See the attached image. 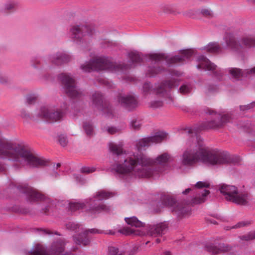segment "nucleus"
<instances>
[{
	"instance_id": "nucleus-1",
	"label": "nucleus",
	"mask_w": 255,
	"mask_h": 255,
	"mask_svg": "<svg viewBox=\"0 0 255 255\" xmlns=\"http://www.w3.org/2000/svg\"><path fill=\"white\" fill-rule=\"evenodd\" d=\"M109 147L117 163L111 171L115 175L126 179L157 176L164 172L173 160L172 156L167 152L153 159L143 154L127 156L121 144L110 143Z\"/></svg>"
},
{
	"instance_id": "nucleus-2",
	"label": "nucleus",
	"mask_w": 255,
	"mask_h": 255,
	"mask_svg": "<svg viewBox=\"0 0 255 255\" xmlns=\"http://www.w3.org/2000/svg\"><path fill=\"white\" fill-rule=\"evenodd\" d=\"M197 143L193 144L184 152L181 159L184 165L192 166L197 162H201L208 165L218 166L235 164L239 162V158L237 157L206 146L200 137H197Z\"/></svg>"
},
{
	"instance_id": "nucleus-3",
	"label": "nucleus",
	"mask_w": 255,
	"mask_h": 255,
	"mask_svg": "<svg viewBox=\"0 0 255 255\" xmlns=\"http://www.w3.org/2000/svg\"><path fill=\"white\" fill-rule=\"evenodd\" d=\"M0 158L31 167H39L46 164V160L32 153L24 145L2 138H0Z\"/></svg>"
},
{
	"instance_id": "nucleus-4",
	"label": "nucleus",
	"mask_w": 255,
	"mask_h": 255,
	"mask_svg": "<svg viewBox=\"0 0 255 255\" xmlns=\"http://www.w3.org/2000/svg\"><path fill=\"white\" fill-rule=\"evenodd\" d=\"M132 66L131 64H118L114 63L106 57H99L90 60L81 65V69L84 72H90L92 70H107L110 72H124Z\"/></svg>"
},
{
	"instance_id": "nucleus-5",
	"label": "nucleus",
	"mask_w": 255,
	"mask_h": 255,
	"mask_svg": "<svg viewBox=\"0 0 255 255\" xmlns=\"http://www.w3.org/2000/svg\"><path fill=\"white\" fill-rule=\"evenodd\" d=\"M205 112L212 116L211 119L202 123L199 127L189 130V132L193 133V131L197 132L202 130L220 128L230 121V117L228 115H221L210 109L205 110Z\"/></svg>"
},
{
	"instance_id": "nucleus-6",
	"label": "nucleus",
	"mask_w": 255,
	"mask_h": 255,
	"mask_svg": "<svg viewBox=\"0 0 255 255\" xmlns=\"http://www.w3.org/2000/svg\"><path fill=\"white\" fill-rule=\"evenodd\" d=\"M219 190L228 201L244 206L249 204V194L246 192H239L237 187L235 186L222 184L220 186Z\"/></svg>"
},
{
	"instance_id": "nucleus-7",
	"label": "nucleus",
	"mask_w": 255,
	"mask_h": 255,
	"mask_svg": "<svg viewBox=\"0 0 255 255\" xmlns=\"http://www.w3.org/2000/svg\"><path fill=\"white\" fill-rule=\"evenodd\" d=\"M157 206L159 207L157 211H160V208L169 207L171 212L179 219L188 216L191 212V208L187 205L182 202H176L173 199L165 196L161 197Z\"/></svg>"
},
{
	"instance_id": "nucleus-8",
	"label": "nucleus",
	"mask_w": 255,
	"mask_h": 255,
	"mask_svg": "<svg viewBox=\"0 0 255 255\" xmlns=\"http://www.w3.org/2000/svg\"><path fill=\"white\" fill-rule=\"evenodd\" d=\"M193 54V51L191 49H185L181 50L180 55L172 57L163 53H151L147 57L149 60L155 62L165 60L168 64H172L183 63L189 59Z\"/></svg>"
},
{
	"instance_id": "nucleus-9",
	"label": "nucleus",
	"mask_w": 255,
	"mask_h": 255,
	"mask_svg": "<svg viewBox=\"0 0 255 255\" xmlns=\"http://www.w3.org/2000/svg\"><path fill=\"white\" fill-rule=\"evenodd\" d=\"M66 94L71 98L78 99L82 96V92L76 86L75 80L71 75L62 73L59 75Z\"/></svg>"
},
{
	"instance_id": "nucleus-10",
	"label": "nucleus",
	"mask_w": 255,
	"mask_h": 255,
	"mask_svg": "<svg viewBox=\"0 0 255 255\" xmlns=\"http://www.w3.org/2000/svg\"><path fill=\"white\" fill-rule=\"evenodd\" d=\"M95 32L94 27L87 23L75 24L70 28L72 38L77 41H81L87 37H91Z\"/></svg>"
},
{
	"instance_id": "nucleus-11",
	"label": "nucleus",
	"mask_w": 255,
	"mask_h": 255,
	"mask_svg": "<svg viewBox=\"0 0 255 255\" xmlns=\"http://www.w3.org/2000/svg\"><path fill=\"white\" fill-rule=\"evenodd\" d=\"M227 45L232 50L241 52L245 48H249L255 46V37H245L237 39L234 37L230 36L226 40Z\"/></svg>"
},
{
	"instance_id": "nucleus-12",
	"label": "nucleus",
	"mask_w": 255,
	"mask_h": 255,
	"mask_svg": "<svg viewBox=\"0 0 255 255\" xmlns=\"http://www.w3.org/2000/svg\"><path fill=\"white\" fill-rule=\"evenodd\" d=\"M93 106L102 112L106 116L110 117L113 116V109L107 102L103 101V97L100 92H95L92 95Z\"/></svg>"
},
{
	"instance_id": "nucleus-13",
	"label": "nucleus",
	"mask_w": 255,
	"mask_h": 255,
	"mask_svg": "<svg viewBox=\"0 0 255 255\" xmlns=\"http://www.w3.org/2000/svg\"><path fill=\"white\" fill-rule=\"evenodd\" d=\"M19 193L25 195L28 201L35 202L45 199L44 196L26 184H22L17 186Z\"/></svg>"
},
{
	"instance_id": "nucleus-14",
	"label": "nucleus",
	"mask_w": 255,
	"mask_h": 255,
	"mask_svg": "<svg viewBox=\"0 0 255 255\" xmlns=\"http://www.w3.org/2000/svg\"><path fill=\"white\" fill-rule=\"evenodd\" d=\"M167 136V134L164 132H157L154 135L139 139L136 144V147L138 150L149 146L151 143H159L164 140Z\"/></svg>"
},
{
	"instance_id": "nucleus-15",
	"label": "nucleus",
	"mask_w": 255,
	"mask_h": 255,
	"mask_svg": "<svg viewBox=\"0 0 255 255\" xmlns=\"http://www.w3.org/2000/svg\"><path fill=\"white\" fill-rule=\"evenodd\" d=\"M175 80H166L158 85V86L155 88L156 94L162 97H165L167 96L166 103L168 104H171L173 102V99L169 95L167 92V89H171L174 87L176 85Z\"/></svg>"
},
{
	"instance_id": "nucleus-16",
	"label": "nucleus",
	"mask_w": 255,
	"mask_h": 255,
	"mask_svg": "<svg viewBox=\"0 0 255 255\" xmlns=\"http://www.w3.org/2000/svg\"><path fill=\"white\" fill-rule=\"evenodd\" d=\"M117 100L121 106L128 111H132L137 107L138 102L135 96L132 94L124 95L119 93Z\"/></svg>"
},
{
	"instance_id": "nucleus-17",
	"label": "nucleus",
	"mask_w": 255,
	"mask_h": 255,
	"mask_svg": "<svg viewBox=\"0 0 255 255\" xmlns=\"http://www.w3.org/2000/svg\"><path fill=\"white\" fill-rule=\"evenodd\" d=\"M63 115L64 113L61 111H55L47 107H41L37 114L38 117L52 122H56L61 120Z\"/></svg>"
},
{
	"instance_id": "nucleus-18",
	"label": "nucleus",
	"mask_w": 255,
	"mask_h": 255,
	"mask_svg": "<svg viewBox=\"0 0 255 255\" xmlns=\"http://www.w3.org/2000/svg\"><path fill=\"white\" fill-rule=\"evenodd\" d=\"M168 228L165 223L148 225L145 228V235L153 237H161L167 232Z\"/></svg>"
},
{
	"instance_id": "nucleus-19",
	"label": "nucleus",
	"mask_w": 255,
	"mask_h": 255,
	"mask_svg": "<svg viewBox=\"0 0 255 255\" xmlns=\"http://www.w3.org/2000/svg\"><path fill=\"white\" fill-rule=\"evenodd\" d=\"M198 64L197 65V68L198 69H204L212 72L215 76H222L221 73L217 69V66L212 63L204 55L198 56L197 60Z\"/></svg>"
},
{
	"instance_id": "nucleus-20",
	"label": "nucleus",
	"mask_w": 255,
	"mask_h": 255,
	"mask_svg": "<svg viewBox=\"0 0 255 255\" xmlns=\"http://www.w3.org/2000/svg\"><path fill=\"white\" fill-rule=\"evenodd\" d=\"M102 232L96 229H91L88 230H83L82 232L78 235L73 236L75 243L79 245H83L84 246L88 245L90 243V240L88 236L89 233L91 234H101Z\"/></svg>"
},
{
	"instance_id": "nucleus-21",
	"label": "nucleus",
	"mask_w": 255,
	"mask_h": 255,
	"mask_svg": "<svg viewBox=\"0 0 255 255\" xmlns=\"http://www.w3.org/2000/svg\"><path fill=\"white\" fill-rule=\"evenodd\" d=\"M206 250L213 254H217L220 252H225L231 250V247L224 243L219 244L217 246L213 244H208L205 246Z\"/></svg>"
},
{
	"instance_id": "nucleus-22",
	"label": "nucleus",
	"mask_w": 255,
	"mask_h": 255,
	"mask_svg": "<svg viewBox=\"0 0 255 255\" xmlns=\"http://www.w3.org/2000/svg\"><path fill=\"white\" fill-rule=\"evenodd\" d=\"M70 57L63 52H57L50 58L51 62L56 65H60L70 61Z\"/></svg>"
},
{
	"instance_id": "nucleus-23",
	"label": "nucleus",
	"mask_w": 255,
	"mask_h": 255,
	"mask_svg": "<svg viewBox=\"0 0 255 255\" xmlns=\"http://www.w3.org/2000/svg\"><path fill=\"white\" fill-rule=\"evenodd\" d=\"M65 243L64 241L60 240L54 243L51 249L52 255H69L68 254H64V247Z\"/></svg>"
},
{
	"instance_id": "nucleus-24",
	"label": "nucleus",
	"mask_w": 255,
	"mask_h": 255,
	"mask_svg": "<svg viewBox=\"0 0 255 255\" xmlns=\"http://www.w3.org/2000/svg\"><path fill=\"white\" fill-rule=\"evenodd\" d=\"M95 200L92 198L87 199L83 203L74 202L69 204V209L71 211L75 212L78 210L83 209L85 207L86 204H90L91 202H94Z\"/></svg>"
},
{
	"instance_id": "nucleus-25",
	"label": "nucleus",
	"mask_w": 255,
	"mask_h": 255,
	"mask_svg": "<svg viewBox=\"0 0 255 255\" xmlns=\"http://www.w3.org/2000/svg\"><path fill=\"white\" fill-rule=\"evenodd\" d=\"M88 210L91 213H97L101 211L109 212L110 210V208L103 204L98 205L90 204L89 209Z\"/></svg>"
},
{
	"instance_id": "nucleus-26",
	"label": "nucleus",
	"mask_w": 255,
	"mask_h": 255,
	"mask_svg": "<svg viewBox=\"0 0 255 255\" xmlns=\"http://www.w3.org/2000/svg\"><path fill=\"white\" fill-rule=\"evenodd\" d=\"M115 195V193L114 192H107L104 190H102L96 192V195L93 197V198L98 199V200L102 201L104 199H108L112 197Z\"/></svg>"
},
{
	"instance_id": "nucleus-27",
	"label": "nucleus",
	"mask_w": 255,
	"mask_h": 255,
	"mask_svg": "<svg viewBox=\"0 0 255 255\" xmlns=\"http://www.w3.org/2000/svg\"><path fill=\"white\" fill-rule=\"evenodd\" d=\"M210 191L208 190H204L201 194L199 193L195 197L192 199L191 203L194 204H198L205 202V197L208 195Z\"/></svg>"
},
{
	"instance_id": "nucleus-28",
	"label": "nucleus",
	"mask_w": 255,
	"mask_h": 255,
	"mask_svg": "<svg viewBox=\"0 0 255 255\" xmlns=\"http://www.w3.org/2000/svg\"><path fill=\"white\" fill-rule=\"evenodd\" d=\"M126 222L131 226H134L136 228H139L143 226L144 223L138 220V219L134 216L125 218Z\"/></svg>"
},
{
	"instance_id": "nucleus-29",
	"label": "nucleus",
	"mask_w": 255,
	"mask_h": 255,
	"mask_svg": "<svg viewBox=\"0 0 255 255\" xmlns=\"http://www.w3.org/2000/svg\"><path fill=\"white\" fill-rule=\"evenodd\" d=\"M119 232L125 235L141 236L142 235L139 230H133L128 227L121 229Z\"/></svg>"
},
{
	"instance_id": "nucleus-30",
	"label": "nucleus",
	"mask_w": 255,
	"mask_h": 255,
	"mask_svg": "<svg viewBox=\"0 0 255 255\" xmlns=\"http://www.w3.org/2000/svg\"><path fill=\"white\" fill-rule=\"evenodd\" d=\"M128 57L132 63H138L142 61V58L139 53L137 52L129 53Z\"/></svg>"
},
{
	"instance_id": "nucleus-31",
	"label": "nucleus",
	"mask_w": 255,
	"mask_h": 255,
	"mask_svg": "<svg viewBox=\"0 0 255 255\" xmlns=\"http://www.w3.org/2000/svg\"><path fill=\"white\" fill-rule=\"evenodd\" d=\"M66 227L68 230L74 231L75 232L83 231V227L81 225L73 222H70L66 224Z\"/></svg>"
},
{
	"instance_id": "nucleus-32",
	"label": "nucleus",
	"mask_w": 255,
	"mask_h": 255,
	"mask_svg": "<svg viewBox=\"0 0 255 255\" xmlns=\"http://www.w3.org/2000/svg\"><path fill=\"white\" fill-rule=\"evenodd\" d=\"M230 74L235 79H239L243 76V72L241 69L236 68H230L228 69Z\"/></svg>"
},
{
	"instance_id": "nucleus-33",
	"label": "nucleus",
	"mask_w": 255,
	"mask_h": 255,
	"mask_svg": "<svg viewBox=\"0 0 255 255\" xmlns=\"http://www.w3.org/2000/svg\"><path fill=\"white\" fill-rule=\"evenodd\" d=\"M206 50L212 53L219 52L221 49L220 45L217 43H210L206 47Z\"/></svg>"
},
{
	"instance_id": "nucleus-34",
	"label": "nucleus",
	"mask_w": 255,
	"mask_h": 255,
	"mask_svg": "<svg viewBox=\"0 0 255 255\" xmlns=\"http://www.w3.org/2000/svg\"><path fill=\"white\" fill-rule=\"evenodd\" d=\"M83 128L88 136H92L94 134V128L93 125L88 122H84L83 124Z\"/></svg>"
},
{
	"instance_id": "nucleus-35",
	"label": "nucleus",
	"mask_w": 255,
	"mask_h": 255,
	"mask_svg": "<svg viewBox=\"0 0 255 255\" xmlns=\"http://www.w3.org/2000/svg\"><path fill=\"white\" fill-rule=\"evenodd\" d=\"M250 224L251 222L249 221H241L233 226H225L224 227V229L226 231H229L233 229L240 228L243 227L247 226Z\"/></svg>"
},
{
	"instance_id": "nucleus-36",
	"label": "nucleus",
	"mask_w": 255,
	"mask_h": 255,
	"mask_svg": "<svg viewBox=\"0 0 255 255\" xmlns=\"http://www.w3.org/2000/svg\"><path fill=\"white\" fill-rule=\"evenodd\" d=\"M130 128L134 130H138L140 129L142 126V123L140 120L136 119H133L130 122Z\"/></svg>"
},
{
	"instance_id": "nucleus-37",
	"label": "nucleus",
	"mask_w": 255,
	"mask_h": 255,
	"mask_svg": "<svg viewBox=\"0 0 255 255\" xmlns=\"http://www.w3.org/2000/svg\"><path fill=\"white\" fill-rule=\"evenodd\" d=\"M124 254L125 252L123 251H120L116 247H109L108 255H124Z\"/></svg>"
},
{
	"instance_id": "nucleus-38",
	"label": "nucleus",
	"mask_w": 255,
	"mask_h": 255,
	"mask_svg": "<svg viewBox=\"0 0 255 255\" xmlns=\"http://www.w3.org/2000/svg\"><path fill=\"white\" fill-rule=\"evenodd\" d=\"M162 71V69L159 67H150L148 68L147 74L149 77H153Z\"/></svg>"
},
{
	"instance_id": "nucleus-39",
	"label": "nucleus",
	"mask_w": 255,
	"mask_h": 255,
	"mask_svg": "<svg viewBox=\"0 0 255 255\" xmlns=\"http://www.w3.org/2000/svg\"><path fill=\"white\" fill-rule=\"evenodd\" d=\"M12 83V80L8 76L3 74L0 71V83L3 85H10Z\"/></svg>"
},
{
	"instance_id": "nucleus-40",
	"label": "nucleus",
	"mask_w": 255,
	"mask_h": 255,
	"mask_svg": "<svg viewBox=\"0 0 255 255\" xmlns=\"http://www.w3.org/2000/svg\"><path fill=\"white\" fill-rule=\"evenodd\" d=\"M158 85L157 86V87ZM156 87V86L153 89L154 91H155V88ZM142 90L143 93L144 95H147L148 94H150V92L153 90L152 86H151V84L150 83L148 82H145L142 87Z\"/></svg>"
},
{
	"instance_id": "nucleus-41",
	"label": "nucleus",
	"mask_w": 255,
	"mask_h": 255,
	"mask_svg": "<svg viewBox=\"0 0 255 255\" xmlns=\"http://www.w3.org/2000/svg\"><path fill=\"white\" fill-rule=\"evenodd\" d=\"M241 240L249 241L255 239V231L250 232L246 235L240 237Z\"/></svg>"
},
{
	"instance_id": "nucleus-42",
	"label": "nucleus",
	"mask_w": 255,
	"mask_h": 255,
	"mask_svg": "<svg viewBox=\"0 0 255 255\" xmlns=\"http://www.w3.org/2000/svg\"><path fill=\"white\" fill-rule=\"evenodd\" d=\"M191 86L189 84H183L179 88V92L181 94H186L190 92Z\"/></svg>"
},
{
	"instance_id": "nucleus-43",
	"label": "nucleus",
	"mask_w": 255,
	"mask_h": 255,
	"mask_svg": "<svg viewBox=\"0 0 255 255\" xmlns=\"http://www.w3.org/2000/svg\"><path fill=\"white\" fill-rule=\"evenodd\" d=\"M37 96L34 94H30L26 97V103L28 104H34L37 100Z\"/></svg>"
},
{
	"instance_id": "nucleus-44",
	"label": "nucleus",
	"mask_w": 255,
	"mask_h": 255,
	"mask_svg": "<svg viewBox=\"0 0 255 255\" xmlns=\"http://www.w3.org/2000/svg\"><path fill=\"white\" fill-rule=\"evenodd\" d=\"M58 142L62 146H66L68 143V139L67 136L64 135H59L58 136Z\"/></svg>"
},
{
	"instance_id": "nucleus-45",
	"label": "nucleus",
	"mask_w": 255,
	"mask_h": 255,
	"mask_svg": "<svg viewBox=\"0 0 255 255\" xmlns=\"http://www.w3.org/2000/svg\"><path fill=\"white\" fill-rule=\"evenodd\" d=\"M163 103L161 100H154L150 103V106L153 108H158L162 107Z\"/></svg>"
},
{
	"instance_id": "nucleus-46",
	"label": "nucleus",
	"mask_w": 255,
	"mask_h": 255,
	"mask_svg": "<svg viewBox=\"0 0 255 255\" xmlns=\"http://www.w3.org/2000/svg\"><path fill=\"white\" fill-rule=\"evenodd\" d=\"M33 255H49V254L45 249L40 248L34 251Z\"/></svg>"
},
{
	"instance_id": "nucleus-47",
	"label": "nucleus",
	"mask_w": 255,
	"mask_h": 255,
	"mask_svg": "<svg viewBox=\"0 0 255 255\" xmlns=\"http://www.w3.org/2000/svg\"><path fill=\"white\" fill-rule=\"evenodd\" d=\"M255 106V102H252L246 105L240 106V108L241 111H246L252 109Z\"/></svg>"
},
{
	"instance_id": "nucleus-48",
	"label": "nucleus",
	"mask_w": 255,
	"mask_h": 255,
	"mask_svg": "<svg viewBox=\"0 0 255 255\" xmlns=\"http://www.w3.org/2000/svg\"><path fill=\"white\" fill-rule=\"evenodd\" d=\"M96 170L95 167H90L84 166L81 168L80 171L82 173H90L95 171Z\"/></svg>"
},
{
	"instance_id": "nucleus-49",
	"label": "nucleus",
	"mask_w": 255,
	"mask_h": 255,
	"mask_svg": "<svg viewBox=\"0 0 255 255\" xmlns=\"http://www.w3.org/2000/svg\"><path fill=\"white\" fill-rule=\"evenodd\" d=\"M201 13H202V14L203 16L209 17V18L212 17L213 16V13H212V11L208 9H206V8L202 9L201 10Z\"/></svg>"
},
{
	"instance_id": "nucleus-50",
	"label": "nucleus",
	"mask_w": 255,
	"mask_h": 255,
	"mask_svg": "<svg viewBox=\"0 0 255 255\" xmlns=\"http://www.w3.org/2000/svg\"><path fill=\"white\" fill-rule=\"evenodd\" d=\"M210 186V184L207 182H204L202 181L197 182L195 185L196 188L200 189L202 188H208Z\"/></svg>"
},
{
	"instance_id": "nucleus-51",
	"label": "nucleus",
	"mask_w": 255,
	"mask_h": 255,
	"mask_svg": "<svg viewBox=\"0 0 255 255\" xmlns=\"http://www.w3.org/2000/svg\"><path fill=\"white\" fill-rule=\"evenodd\" d=\"M20 117L25 120H29L31 119V117L29 114H28L24 110H21Z\"/></svg>"
},
{
	"instance_id": "nucleus-52",
	"label": "nucleus",
	"mask_w": 255,
	"mask_h": 255,
	"mask_svg": "<svg viewBox=\"0 0 255 255\" xmlns=\"http://www.w3.org/2000/svg\"><path fill=\"white\" fill-rule=\"evenodd\" d=\"M15 4L13 3H8L5 5V8L7 10H11L15 7Z\"/></svg>"
},
{
	"instance_id": "nucleus-53",
	"label": "nucleus",
	"mask_w": 255,
	"mask_h": 255,
	"mask_svg": "<svg viewBox=\"0 0 255 255\" xmlns=\"http://www.w3.org/2000/svg\"><path fill=\"white\" fill-rule=\"evenodd\" d=\"M107 131L108 132V133L110 134H113L116 133L118 131V130L116 128L114 127H110L108 128H107Z\"/></svg>"
},
{
	"instance_id": "nucleus-54",
	"label": "nucleus",
	"mask_w": 255,
	"mask_h": 255,
	"mask_svg": "<svg viewBox=\"0 0 255 255\" xmlns=\"http://www.w3.org/2000/svg\"><path fill=\"white\" fill-rule=\"evenodd\" d=\"M195 12L193 10H189L184 13V15L188 17H192L195 15Z\"/></svg>"
},
{
	"instance_id": "nucleus-55",
	"label": "nucleus",
	"mask_w": 255,
	"mask_h": 255,
	"mask_svg": "<svg viewBox=\"0 0 255 255\" xmlns=\"http://www.w3.org/2000/svg\"><path fill=\"white\" fill-rule=\"evenodd\" d=\"M246 73L248 74H251L252 75L255 76V67L254 68H252L250 70H247Z\"/></svg>"
},
{
	"instance_id": "nucleus-56",
	"label": "nucleus",
	"mask_w": 255,
	"mask_h": 255,
	"mask_svg": "<svg viewBox=\"0 0 255 255\" xmlns=\"http://www.w3.org/2000/svg\"><path fill=\"white\" fill-rule=\"evenodd\" d=\"M6 169L5 166L2 164L1 162H0V172H3Z\"/></svg>"
},
{
	"instance_id": "nucleus-57",
	"label": "nucleus",
	"mask_w": 255,
	"mask_h": 255,
	"mask_svg": "<svg viewBox=\"0 0 255 255\" xmlns=\"http://www.w3.org/2000/svg\"><path fill=\"white\" fill-rule=\"evenodd\" d=\"M45 234L51 235L53 234L50 230L47 229H41Z\"/></svg>"
},
{
	"instance_id": "nucleus-58",
	"label": "nucleus",
	"mask_w": 255,
	"mask_h": 255,
	"mask_svg": "<svg viewBox=\"0 0 255 255\" xmlns=\"http://www.w3.org/2000/svg\"><path fill=\"white\" fill-rule=\"evenodd\" d=\"M191 190V188H187L185 191L182 192V193L184 194H187Z\"/></svg>"
},
{
	"instance_id": "nucleus-59",
	"label": "nucleus",
	"mask_w": 255,
	"mask_h": 255,
	"mask_svg": "<svg viewBox=\"0 0 255 255\" xmlns=\"http://www.w3.org/2000/svg\"><path fill=\"white\" fill-rule=\"evenodd\" d=\"M21 212L23 214H27L28 213H29V211L27 209H23L22 211H21Z\"/></svg>"
},
{
	"instance_id": "nucleus-60",
	"label": "nucleus",
	"mask_w": 255,
	"mask_h": 255,
	"mask_svg": "<svg viewBox=\"0 0 255 255\" xmlns=\"http://www.w3.org/2000/svg\"><path fill=\"white\" fill-rule=\"evenodd\" d=\"M207 221L208 222H210L211 224H217L216 221H215V220H212L211 219H207Z\"/></svg>"
},
{
	"instance_id": "nucleus-61",
	"label": "nucleus",
	"mask_w": 255,
	"mask_h": 255,
	"mask_svg": "<svg viewBox=\"0 0 255 255\" xmlns=\"http://www.w3.org/2000/svg\"><path fill=\"white\" fill-rule=\"evenodd\" d=\"M49 211V206H47L45 207L44 209H43V212L46 213L47 212Z\"/></svg>"
},
{
	"instance_id": "nucleus-62",
	"label": "nucleus",
	"mask_w": 255,
	"mask_h": 255,
	"mask_svg": "<svg viewBox=\"0 0 255 255\" xmlns=\"http://www.w3.org/2000/svg\"><path fill=\"white\" fill-rule=\"evenodd\" d=\"M54 177L56 178L59 176V174L56 172L54 171L53 174L52 175Z\"/></svg>"
},
{
	"instance_id": "nucleus-63",
	"label": "nucleus",
	"mask_w": 255,
	"mask_h": 255,
	"mask_svg": "<svg viewBox=\"0 0 255 255\" xmlns=\"http://www.w3.org/2000/svg\"><path fill=\"white\" fill-rule=\"evenodd\" d=\"M167 7L168 6L167 5H164L162 6V8L164 12H167V11H165V8H167Z\"/></svg>"
},
{
	"instance_id": "nucleus-64",
	"label": "nucleus",
	"mask_w": 255,
	"mask_h": 255,
	"mask_svg": "<svg viewBox=\"0 0 255 255\" xmlns=\"http://www.w3.org/2000/svg\"><path fill=\"white\" fill-rule=\"evenodd\" d=\"M164 254H165V255H171V253L169 251L165 252Z\"/></svg>"
}]
</instances>
